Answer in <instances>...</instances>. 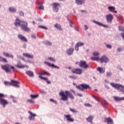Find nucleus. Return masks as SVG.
<instances>
[{
	"label": "nucleus",
	"mask_w": 124,
	"mask_h": 124,
	"mask_svg": "<svg viewBox=\"0 0 124 124\" xmlns=\"http://www.w3.org/2000/svg\"><path fill=\"white\" fill-rule=\"evenodd\" d=\"M15 25L16 27L21 26V29L22 31H31V29L28 28V22H25L24 21H21L19 19L16 18L15 22Z\"/></svg>",
	"instance_id": "f257e3e1"
},
{
	"label": "nucleus",
	"mask_w": 124,
	"mask_h": 124,
	"mask_svg": "<svg viewBox=\"0 0 124 124\" xmlns=\"http://www.w3.org/2000/svg\"><path fill=\"white\" fill-rule=\"evenodd\" d=\"M60 95L61 97L62 100H63V101H66L68 100V97L70 98L71 99H74V96L70 92L68 91H65V92L63 91H61L60 93Z\"/></svg>",
	"instance_id": "f03ea898"
},
{
	"label": "nucleus",
	"mask_w": 124,
	"mask_h": 124,
	"mask_svg": "<svg viewBox=\"0 0 124 124\" xmlns=\"http://www.w3.org/2000/svg\"><path fill=\"white\" fill-rule=\"evenodd\" d=\"M77 87L78 90L81 91V92H84L85 90H87V89H92V88L90 87V85L87 84H82L79 86H77Z\"/></svg>",
	"instance_id": "7ed1b4c3"
},
{
	"label": "nucleus",
	"mask_w": 124,
	"mask_h": 124,
	"mask_svg": "<svg viewBox=\"0 0 124 124\" xmlns=\"http://www.w3.org/2000/svg\"><path fill=\"white\" fill-rule=\"evenodd\" d=\"M111 86L113 87V88H115V89H116L117 90H120L121 92H123V93H124V86L118 84H115L113 83H110Z\"/></svg>",
	"instance_id": "20e7f679"
},
{
	"label": "nucleus",
	"mask_w": 124,
	"mask_h": 124,
	"mask_svg": "<svg viewBox=\"0 0 124 124\" xmlns=\"http://www.w3.org/2000/svg\"><path fill=\"white\" fill-rule=\"evenodd\" d=\"M79 67L81 68H84V69H88L90 67L89 66V64L85 61H81L79 62Z\"/></svg>",
	"instance_id": "39448f33"
},
{
	"label": "nucleus",
	"mask_w": 124,
	"mask_h": 124,
	"mask_svg": "<svg viewBox=\"0 0 124 124\" xmlns=\"http://www.w3.org/2000/svg\"><path fill=\"white\" fill-rule=\"evenodd\" d=\"M1 67L3 70H4L5 72H6V73H11V69H10V65L6 64L2 65Z\"/></svg>",
	"instance_id": "423d86ee"
},
{
	"label": "nucleus",
	"mask_w": 124,
	"mask_h": 124,
	"mask_svg": "<svg viewBox=\"0 0 124 124\" xmlns=\"http://www.w3.org/2000/svg\"><path fill=\"white\" fill-rule=\"evenodd\" d=\"M93 55L94 57H91V60L92 61H96V62H98L99 60V53L94 52L93 53Z\"/></svg>",
	"instance_id": "0eeeda50"
},
{
	"label": "nucleus",
	"mask_w": 124,
	"mask_h": 124,
	"mask_svg": "<svg viewBox=\"0 0 124 124\" xmlns=\"http://www.w3.org/2000/svg\"><path fill=\"white\" fill-rule=\"evenodd\" d=\"M99 61L102 63H107L109 62V58L106 56H103L101 58H100Z\"/></svg>",
	"instance_id": "6e6552de"
},
{
	"label": "nucleus",
	"mask_w": 124,
	"mask_h": 124,
	"mask_svg": "<svg viewBox=\"0 0 124 124\" xmlns=\"http://www.w3.org/2000/svg\"><path fill=\"white\" fill-rule=\"evenodd\" d=\"M106 18L108 23L111 24L112 23V21H113V19H114V16L113 15H112V14H110L107 15Z\"/></svg>",
	"instance_id": "1a4fd4ad"
},
{
	"label": "nucleus",
	"mask_w": 124,
	"mask_h": 124,
	"mask_svg": "<svg viewBox=\"0 0 124 124\" xmlns=\"http://www.w3.org/2000/svg\"><path fill=\"white\" fill-rule=\"evenodd\" d=\"M53 10L54 12H59V7H60V3H54L53 4Z\"/></svg>",
	"instance_id": "9d476101"
},
{
	"label": "nucleus",
	"mask_w": 124,
	"mask_h": 124,
	"mask_svg": "<svg viewBox=\"0 0 124 124\" xmlns=\"http://www.w3.org/2000/svg\"><path fill=\"white\" fill-rule=\"evenodd\" d=\"M11 86L16 87V88H20V82L14 80H12Z\"/></svg>",
	"instance_id": "9b49d317"
},
{
	"label": "nucleus",
	"mask_w": 124,
	"mask_h": 124,
	"mask_svg": "<svg viewBox=\"0 0 124 124\" xmlns=\"http://www.w3.org/2000/svg\"><path fill=\"white\" fill-rule=\"evenodd\" d=\"M72 72L75 74H78V75H81L83 72V70L82 69L77 68L74 71H72Z\"/></svg>",
	"instance_id": "f8f14e48"
},
{
	"label": "nucleus",
	"mask_w": 124,
	"mask_h": 124,
	"mask_svg": "<svg viewBox=\"0 0 124 124\" xmlns=\"http://www.w3.org/2000/svg\"><path fill=\"white\" fill-rule=\"evenodd\" d=\"M108 9L110 12H113L114 13H118V11H116V8L114 6H108Z\"/></svg>",
	"instance_id": "ddd939ff"
},
{
	"label": "nucleus",
	"mask_w": 124,
	"mask_h": 124,
	"mask_svg": "<svg viewBox=\"0 0 124 124\" xmlns=\"http://www.w3.org/2000/svg\"><path fill=\"white\" fill-rule=\"evenodd\" d=\"M0 103L3 105L4 108L5 107V105L8 104V102H7V100H4L2 98H0Z\"/></svg>",
	"instance_id": "4468645a"
},
{
	"label": "nucleus",
	"mask_w": 124,
	"mask_h": 124,
	"mask_svg": "<svg viewBox=\"0 0 124 124\" xmlns=\"http://www.w3.org/2000/svg\"><path fill=\"white\" fill-rule=\"evenodd\" d=\"M93 22L96 25H98V26H99L100 27H104V28H108V26L102 24V23L98 21H96V20H93Z\"/></svg>",
	"instance_id": "2eb2a0df"
},
{
	"label": "nucleus",
	"mask_w": 124,
	"mask_h": 124,
	"mask_svg": "<svg viewBox=\"0 0 124 124\" xmlns=\"http://www.w3.org/2000/svg\"><path fill=\"white\" fill-rule=\"evenodd\" d=\"M45 63L48 66L53 67V68H57V69H60V67H58L54 64H51L50 63L46 62H45Z\"/></svg>",
	"instance_id": "dca6fc26"
},
{
	"label": "nucleus",
	"mask_w": 124,
	"mask_h": 124,
	"mask_svg": "<svg viewBox=\"0 0 124 124\" xmlns=\"http://www.w3.org/2000/svg\"><path fill=\"white\" fill-rule=\"evenodd\" d=\"M18 37L19 39L22 40V41H24V42H28V39H27L25 36H23V35L18 34Z\"/></svg>",
	"instance_id": "f3484780"
},
{
	"label": "nucleus",
	"mask_w": 124,
	"mask_h": 124,
	"mask_svg": "<svg viewBox=\"0 0 124 124\" xmlns=\"http://www.w3.org/2000/svg\"><path fill=\"white\" fill-rule=\"evenodd\" d=\"M28 113L30 114L31 116L29 117V119L30 121H32V120H34V117H36V114H32V112L29 111Z\"/></svg>",
	"instance_id": "a211bd4d"
},
{
	"label": "nucleus",
	"mask_w": 124,
	"mask_h": 124,
	"mask_svg": "<svg viewBox=\"0 0 124 124\" xmlns=\"http://www.w3.org/2000/svg\"><path fill=\"white\" fill-rule=\"evenodd\" d=\"M64 117H65V118H66L67 122H71V123H73V122H74V119H73V118H70V115H65Z\"/></svg>",
	"instance_id": "6ab92c4d"
},
{
	"label": "nucleus",
	"mask_w": 124,
	"mask_h": 124,
	"mask_svg": "<svg viewBox=\"0 0 124 124\" xmlns=\"http://www.w3.org/2000/svg\"><path fill=\"white\" fill-rule=\"evenodd\" d=\"M86 2V0H76V3L78 5H82Z\"/></svg>",
	"instance_id": "aec40b11"
},
{
	"label": "nucleus",
	"mask_w": 124,
	"mask_h": 124,
	"mask_svg": "<svg viewBox=\"0 0 124 124\" xmlns=\"http://www.w3.org/2000/svg\"><path fill=\"white\" fill-rule=\"evenodd\" d=\"M73 52H74V48L71 47L67 50V54L68 56H71L73 54Z\"/></svg>",
	"instance_id": "412c9836"
},
{
	"label": "nucleus",
	"mask_w": 124,
	"mask_h": 124,
	"mask_svg": "<svg viewBox=\"0 0 124 124\" xmlns=\"http://www.w3.org/2000/svg\"><path fill=\"white\" fill-rule=\"evenodd\" d=\"M16 67H18V68H25V67H26L25 65L22 64L21 62L20 61L17 62V64L16 65Z\"/></svg>",
	"instance_id": "4be33fe9"
},
{
	"label": "nucleus",
	"mask_w": 124,
	"mask_h": 124,
	"mask_svg": "<svg viewBox=\"0 0 124 124\" xmlns=\"http://www.w3.org/2000/svg\"><path fill=\"white\" fill-rule=\"evenodd\" d=\"M26 74H27V75H28L29 77H34V74H33V72L31 71H27L26 72Z\"/></svg>",
	"instance_id": "5701e85b"
},
{
	"label": "nucleus",
	"mask_w": 124,
	"mask_h": 124,
	"mask_svg": "<svg viewBox=\"0 0 124 124\" xmlns=\"http://www.w3.org/2000/svg\"><path fill=\"white\" fill-rule=\"evenodd\" d=\"M3 54L5 57H6L7 58H11V59H14V56H13V55L9 54H8V53L3 52Z\"/></svg>",
	"instance_id": "b1692460"
},
{
	"label": "nucleus",
	"mask_w": 124,
	"mask_h": 124,
	"mask_svg": "<svg viewBox=\"0 0 124 124\" xmlns=\"http://www.w3.org/2000/svg\"><path fill=\"white\" fill-rule=\"evenodd\" d=\"M97 71H98L99 73H104V72H105V68L98 67Z\"/></svg>",
	"instance_id": "393cba45"
},
{
	"label": "nucleus",
	"mask_w": 124,
	"mask_h": 124,
	"mask_svg": "<svg viewBox=\"0 0 124 124\" xmlns=\"http://www.w3.org/2000/svg\"><path fill=\"white\" fill-rule=\"evenodd\" d=\"M114 100H116V101H121L122 100H124V97L121 98L120 97L114 96Z\"/></svg>",
	"instance_id": "a878e982"
},
{
	"label": "nucleus",
	"mask_w": 124,
	"mask_h": 124,
	"mask_svg": "<svg viewBox=\"0 0 124 124\" xmlns=\"http://www.w3.org/2000/svg\"><path fill=\"white\" fill-rule=\"evenodd\" d=\"M105 122L106 123H108V124H109V123H110V124H113V120H112V119H111V118L110 117L106 118L105 119Z\"/></svg>",
	"instance_id": "bb28decb"
},
{
	"label": "nucleus",
	"mask_w": 124,
	"mask_h": 124,
	"mask_svg": "<svg viewBox=\"0 0 124 124\" xmlns=\"http://www.w3.org/2000/svg\"><path fill=\"white\" fill-rule=\"evenodd\" d=\"M23 56H24V57H26V58H29V59H33V56L31 55L29 53H23Z\"/></svg>",
	"instance_id": "cd10ccee"
},
{
	"label": "nucleus",
	"mask_w": 124,
	"mask_h": 124,
	"mask_svg": "<svg viewBox=\"0 0 124 124\" xmlns=\"http://www.w3.org/2000/svg\"><path fill=\"white\" fill-rule=\"evenodd\" d=\"M93 116H89L88 118H86V120L87 122H89V123H91L92 124L93 123Z\"/></svg>",
	"instance_id": "c85d7f7f"
},
{
	"label": "nucleus",
	"mask_w": 124,
	"mask_h": 124,
	"mask_svg": "<svg viewBox=\"0 0 124 124\" xmlns=\"http://www.w3.org/2000/svg\"><path fill=\"white\" fill-rule=\"evenodd\" d=\"M55 27L57 30H59V31H62V29L61 27V25H60L59 24H56L55 25Z\"/></svg>",
	"instance_id": "c756f323"
},
{
	"label": "nucleus",
	"mask_w": 124,
	"mask_h": 124,
	"mask_svg": "<svg viewBox=\"0 0 124 124\" xmlns=\"http://www.w3.org/2000/svg\"><path fill=\"white\" fill-rule=\"evenodd\" d=\"M9 11L10 12H13L14 13H15L16 12V9L14 7H10L9 8Z\"/></svg>",
	"instance_id": "7c9ffc66"
},
{
	"label": "nucleus",
	"mask_w": 124,
	"mask_h": 124,
	"mask_svg": "<svg viewBox=\"0 0 124 124\" xmlns=\"http://www.w3.org/2000/svg\"><path fill=\"white\" fill-rule=\"evenodd\" d=\"M7 62V60L5 58H3L1 56H0V62Z\"/></svg>",
	"instance_id": "2f4dec72"
},
{
	"label": "nucleus",
	"mask_w": 124,
	"mask_h": 124,
	"mask_svg": "<svg viewBox=\"0 0 124 124\" xmlns=\"http://www.w3.org/2000/svg\"><path fill=\"white\" fill-rule=\"evenodd\" d=\"M76 45H77V46H78V47H81V46H84V43H82V42H78Z\"/></svg>",
	"instance_id": "473e14b6"
},
{
	"label": "nucleus",
	"mask_w": 124,
	"mask_h": 124,
	"mask_svg": "<svg viewBox=\"0 0 124 124\" xmlns=\"http://www.w3.org/2000/svg\"><path fill=\"white\" fill-rule=\"evenodd\" d=\"M4 85H5V86H11V82H9V81H5L4 82Z\"/></svg>",
	"instance_id": "72a5a7b5"
},
{
	"label": "nucleus",
	"mask_w": 124,
	"mask_h": 124,
	"mask_svg": "<svg viewBox=\"0 0 124 124\" xmlns=\"http://www.w3.org/2000/svg\"><path fill=\"white\" fill-rule=\"evenodd\" d=\"M38 28H40V29H43V30H48V28L45 26H43L42 25H39Z\"/></svg>",
	"instance_id": "f704fd0d"
},
{
	"label": "nucleus",
	"mask_w": 124,
	"mask_h": 124,
	"mask_svg": "<svg viewBox=\"0 0 124 124\" xmlns=\"http://www.w3.org/2000/svg\"><path fill=\"white\" fill-rule=\"evenodd\" d=\"M31 97V98H37V97H38V94H36V95H32V94H31L30 95Z\"/></svg>",
	"instance_id": "c9c22d12"
},
{
	"label": "nucleus",
	"mask_w": 124,
	"mask_h": 124,
	"mask_svg": "<svg viewBox=\"0 0 124 124\" xmlns=\"http://www.w3.org/2000/svg\"><path fill=\"white\" fill-rule=\"evenodd\" d=\"M119 30L120 31H124V27L123 26H119Z\"/></svg>",
	"instance_id": "e433bc0d"
},
{
	"label": "nucleus",
	"mask_w": 124,
	"mask_h": 124,
	"mask_svg": "<svg viewBox=\"0 0 124 124\" xmlns=\"http://www.w3.org/2000/svg\"><path fill=\"white\" fill-rule=\"evenodd\" d=\"M106 47L108 48V49H111L112 48V46L111 45H109V44H106Z\"/></svg>",
	"instance_id": "4c0bfd02"
},
{
	"label": "nucleus",
	"mask_w": 124,
	"mask_h": 124,
	"mask_svg": "<svg viewBox=\"0 0 124 124\" xmlns=\"http://www.w3.org/2000/svg\"><path fill=\"white\" fill-rule=\"evenodd\" d=\"M70 111H71V112H72L73 113H78V111L76 110H75V109L74 108H70Z\"/></svg>",
	"instance_id": "58836bf2"
},
{
	"label": "nucleus",
	"mask_w": 124,
	"mask_h": 124,
	"mask_svg": "<svg viewBox=\"0 0 124 124\" xmlns=\"http://www.w3.org/2000/svg\"><path fill=\"white\" fill-rule=\"evenodd\" d=\"M39 78H40V79H43V80H44V81H48V78H46L39 76Z\"/></svg>",
	"instance_id": "ea45409f"
},
{
	"label": "nucleus",
	"mask_w": 124,
	"mask_h": 124,
	"mask_svg": "<svg viewBox=\"0 0 124 124\" xmlns=\"http://www.w3.org/2000/svg\"><path fill=\"white\" fill-rule=\"evenodd\" d=\"M48 60H49V61H51V62H56V60L53 59V58L48 57Z\"/></svg>",
	"instance_id": "a19ab883"
},
{
	"label": "nucleus",
	"mask_w": 124,
	"mask_h": 124,
	"mask_svg": "<svg viewBox=\"0 0 124 124\" xmlns=\"http://www.w3.org/2000/svg\"><path fill=\"white\" fill-rule=\"evenodd\" d=\"M69 78H71V79H74V80H75V79H77V77L75 76H70Z\"/></svg>",
	"instance_id": "79ce46f5"
},
{
	"label": "nucleus",
	"mask_w": 124,
	"mask_h": 124,
	"mask_svg": "<svg viewBox=\"0 0 124 124\" xmlns=\"http://www.w3.org/2000/svg\"><path fill=\"white\" fill-rule=\"evenodd\" d=\"M27 102H29V103H34V101L32 100V99H28Z\"/></svg>",
	"instance_id": "37998d69"
},
{
	"label": "nucleus",
	"mask_w": 124,
	"mask_h": 124,
	"mask_svg": "<svg viewBox=\"0 0 124 124\" xmlns=\"http://www.w3.org/2000/svg\"><path fill=\"white\" fill-rule=\"evenodd\" d=\"M102 104H107V102L106 101V100H105V99H102Z\"/></svg>",
	"instance_id": "c03bdc74"
},
{
	"label": "nucleus",
	"mask_w": 124,
	"mask_h": 124,
	"mask_svg": "<svg viewBox=\"0 0 124 124\" xmlns=\"http://www.w3.org/2000/svg\"><path fill=\"white\" fill-rule=\"evenodd\" d=\"M50 101H52V102H54V103H55V104H57L58 103L57 101L54 100L53 99H50Z\"/></svg>",
	"instance_id": "a18cd8bd"
},
{
	"label": "nucleus",
	"mask_w": 124,
	"mask_h": 124,
	"mask_svg": "<svg viewBox=\"0 0 124 124\" xmlns=\"http://www.w3.org/2000/svg\"><path fill=\"white\" fill-rule=\"evenodd\" d=\"M19 13L20 16H24V15H25V14H24V12L22 11H19Z\"/></svg>",
	"instance_id": "49530a36"
},
{
	"label": "nucleus",
	"mask_w": 124,
	"mask_h": 124,
	"mask_svg": "<svg viewBox=\"0 0 124 124\" xmlns=\"http://www.w3.org/2000/svg\"><path fill=\"white\" fill-rule=\"evenodd\" d=\"M75 49L76 51H78L79 50V46H77V45H76L75 46Z\"/></svg>",
	"instance_id": "de8ad7c7"
},
{
	"label": "nucleus",
	"mask_w": 124,
	"mask_h": 124,
	"mask_svg": "<svg viewBox=\"0 0 124 124\" xmlns=\"http://www.w3.org/2000/svg\"><path fill=\"white\" fill-rule=\"evenodd\" d=\"M111 75H112V73H111V72L107 73V76L108 77H110V76H111Z\"/></svg>",
	"instance_id": "09e8293b"
},
{
	"label": "nucleus",
	"mask_w": 124,
	"mask_h": 124,
	"mask_svg": "<svg viewBox=\"0 0 124 124\" xmlns=\"http://www.w3.org/2000/svg\"><path fill=\"white\" fill-rule=\"evenodd\" d=\"M43 73L44 75H50V74H49V73L48 72H47L45 71H44Z\"/></svg>",
	"instance_id": "8fccbe9b"
},
{
	"label": "nucleus",
	"mask_w": 124,
	"mask_h": 124,
	"mask_svg": "<svg viewBox=\"0 0 124 124\" xmlns=\"http://www.w3.org/2000/svg\"><path fill=\"white\" fill-rule=\"evenodd\" d=\"M84 105L85 106H86V107H91V106H92V105L89 103L85 104Z\"/></svg>",
	"instance_id": "3c124183"
},
{
	"label": "nucleus",
	"mask_w": 124,
	"mask_h": 124,
	"mask_svg": "<svg viewBox=\"0 0 124 124\" xmlns=\"http://www.w3.org/2000/svg\"><path fill=\"white\" fill-rule=\"evenodd\" d=\"M39 8V9H42V10H44V6L42 5H41Z\"/></svg>",
	"instance_id": "603ef678"
},
{
	"label": "nucleus",
	"mask_w": 124,
	"mask_h": 124,
	"mask_svg": "<svg viewBox=\"0 0 124 124\" xmlns=\"http://www.w3.org/2000/svg\"><path fill=\"white\" fill-rule=\"evenodd\" d=\"M12 69L13 70H16V69H15V67H14V66H10V69Z\"/></svg>",
	"instance_id": "864d4df0"
},
{
	"label": "nucleus",
	"mask_w": 124,
	"mask_h": 124,
	"mask_svg": "<svg viewBox=\"0 0 124 124\" xmlns=\"http://www.w3.org/2000/svg\"><path fill=\"white\" fill-rule=\"evenodd\" d=\"M31 38H33L34 39H35L36 38V36L34 34L31 35Z\"/></svg>",
	"instance_id": "5fc2aeb1"
},
{
	"label": "nucleus",
	"mask_w": 124,
	"mask_h": 124,
	"mask_svg": "<svg viewBox=\"0 0 124 124\" xmlns=\"http://www.w3.org/2000/svg\"><path fill=\"white\" fill-rule=\"evenodd\" d=\"M41 93H42V94H46L47 93L45 92L44 90H42Z\"/></svg>",
	"instance_id": "6e6d98bb"
},
{
	"label": "nucleus",
	"mask_w": 124,
	"mask_h": 124,
	"mask_svg": "<svg viewBox=\"0 0 124 124\" xmlns=\"http://www.w3.org/2000/svg\"><path fill=\"white\" fill-rule=\"evenodd\" d=\"M4 94L0 93V98H2L1 97H4Z\"/></svg>",
	"instance_id": "4d7b16f0"
},
{
	"label": "nucleus",
	"mask_w": 124,
	"mask_h": 124,
	"mask_svg": "<svg viewBox=\"0 0 124 124\" xmlns=\"http://www.w3.org/2000/svg\"><path fill=\"white\" fill-rule=\"evenodd\" d=\"M46 45H52V43H51V42H46Z\"/></svg>",
	"instance_id": "13d9d810"
},
{
	"label": "nucleus",
	"mask_w": 124,
	"mask_h": 124,
	"mask_svg": "<svg viewBox=\"0 0 124 124\" xmlns=\"http://www.w3.org/2000/svg\"><path fill=\"white\" fill-rule=\"evenodd\" d=\"M117 50L118 51V52H122V51H123V49H122V48L119 47L117 49Z\"/></svg>",
	"instance_id": "bf43d9fd"
},
{
	"label": "nucleus",
	"mask_w": 124,
	"mask_h": 124,
	"mask_svg": "<svg viewBox=\"0 0 124 124\" xmlns=\"http://www.w3.org/2000/svg\"><path fill=\"white\" fill-rule=\"evenodd\" d=\"M121 35L122 36L123 39L124 40V32H121Z\"/></svg>",
	"instance_id": "052dcab7"
},
{
	"label": "nucleus",
	"mask_w": 124,
	"mask_h": 124,
	"mask_svg": "<svg viewBox=\"0 0 124 124\" xmlns=\"http://www.w3.org/2000/svg\"><path fill=\"white\" fill-rule=\"evenodd\" d=\"M77 95H78V96H79L80 97H82V96H83V95H82V94H80V93H78L77 94Z\"/></svg>",
	"instance_id": "680f3d73"
},
{
	"label": "nucleus",
	"mask_w": 124,
	"mask_h": 124,
	"mask_svg": "<svg viewBox=\"0 0 124 124\" xmlns=\"http://www.w3.org/2000/svg\"><path fill=\"white\" fill-rule=\"evenodd\" d=\"M84 27H85V31H87V30H88L89 29V27H88V26H87L86 25H84Z\"/></svg>",
	"instance_id": "e2e57ef3"
},
{
	"label": "nucleus",
	"mask_w": 124,
	"mask_h": 124,
	"mask_svg": "<svg viewBox=\"0 0 124 124\" xmlns=\"http://www.w3.org/2000/svg\"><path fill=\"white\" fill-rule=\"evenodd\" d=\"M70 27H72V25H73V22L70 21Z\"/></svg>",
	"instance_id": "0e129e2a"
},
{
	"label": "nucleus",
	"mask_w": 124,
	"mask_h": 124,
	"mask_svg": "<svg viewBox=\"0 0 124 124\" xmlns=\"http://www.w3.org/2000/svg\"><path fill=\"white\" fill-rule=\"evenodd\" d=\"M10 97H11V98H13V99H14V98H15V96H14V95H11L10 96Z\"/></svg>",
	"instance_id": "69168bd1"
},
{
	"label": "nucleus",
	"mask_w": 124,
	"mask_h": 124,
	"mask_svg": "<svg viewBox=\"0 0 124 124\" xmlns=\"http://www.w3.org/2000/svg\"><path fill=\"white\" fill-rule=\"evenodd\" d=\"M93 98H94V99H95V100H96L97 101H99L95 97V96L94 95L93 96Z\"/></svg>",
	"instance_id": "338daca9"
},
{
	"label": "nucleus",
	"mask_w": 124,
	"mask_h": 124,
	"mask_svg": "<svg viewBox=\"0 0 124 124\" xmlns=\"http://www.w3.org/2000/svg\"><path fill=\"white\" fill-rule=\"evenodd\" d=\"M38 74L39 75V76H41L42 75H43V73H38Z\"/></svg>",
	"instance_id": "774afa93"
}]
</instances>
